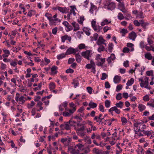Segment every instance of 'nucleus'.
Listing matches in <instances>:
<instances>
[{"instance_id":"obj_19","label":"nucleus","mask_w":154,"mask_h":154,"mask_svg":"<svg viewBox=\"0 0 154 154\" xmlns=\"http://www.w3.org/2000/svg\"><path fill=\"white\" fill-rule=\"evenodd\" d=\"M58 10L62 13H66L67 11V8H63L58 6L57 8Z\"/></svg>"},{"instance_id":"obj_57","label":"nucleus","mask_w":154,"mask_h":154,"mask_svg":"<svg viewBox=\"0 0 154 154\" xmlns=\"http://www.w3.org/2000/svg\"><path fill=\"white\" fill-rule=\"evenodd\" d=\"M69 122H66L65 124V129L68 130L70 129V127L69 125L68 124Z\"/></svg>"},{"instance_id":"obj_6","label":"nucleus","mask_w":154,"mask_h":154,"mask_svg":"<svg viewBox=\"0 0 154 154\" xmlns=\"http://www.w3.org/2000/svg\"><path fill=\"white\" fill-rule=\"evenodd\" d=\"M49 24L51 26H55L56 25V23L57 22H60L61 20L59 19H54L52 18V16H51V17L50 18V19L49 20Z\"/></svg>"},{"instance_id":"obj_41","label":"nucleus","mask_w":154,"mask_h":154,"mask_svg":"<svg viewBox=\"0 0 154 154\" xmlns=\"http://www.w3.org/2000/svg\"><path fill=\"white\" fill-rule=\"evenodd\" d=\"M134 82V80L133 78H131L130 80H128L126 84L127 86H131L133 84Z\"/></svg>"},{"instance_id":"obj_59","label":"nucleus","mask_w":154,"mask_h":154,"mask_svg":"<svg viewBox=\"0 0 154 154\" xmlns=\"http://www.w3.org/2000/svg\"><path fill=\"white\" fill-rule=\"evenodd\" d=\"M130 49L127 47H125L123 49V52L125 53H127L129 52Z\"/></svg>"},{"instance_id":"obj_63","label":"nucleus","mask_w":154,"mask_h":154,"mask_svg":"<svg viewBox=\"0 0 154 154\" xmlns=\"http://www.w3.org/2000/svg\"><path fill=\"white\" fill-rule=\"evenodd\" d=\"M133 23L134 25L137 26H139L140 25V22L137 20H134L133 22Z\"/></svg>"},{"instance_id":"obj_3","label":"nucleus","mask_w":154,"mask_h":154,"mask_svg":"<svg viewBox=\"0 0 154 154\" xmlns=\"http://www.w3.org/2000/svg\"><path fill=\"white\" fill-rule=\"evenodd\" d=\"M104 5L105 6H107V8L108 10L111 11L113 10L116 7V5L115 3L108 0L106 1V2L104 3Z\"/></svg>"},{"instance_id":"obj_10","label":"nucleus","mask_w":154,"mask_h":154,"mask_svg":"<svg viewBox=\"0 0 154 154\" xmlns=\"http://www.w3.org/2000/svg\"><path fill=\"white\" fill-rule=\"evenodd\" d=\"M105 41V40L103 39V37L100 36L99 37L98 39L97 40L96 44L98 45H102V44H104L106 46V44L104 43Z\"/></svg>"},{"instance_id":"obj_33","label":"nucleus","mask_w":154,"mask_h":154,"mask_svg":"<svg viewBox=\"0 0 154 154\" xmlns=\"http://www.w3.org/2000/svg\"><path fill=\"white\" fill-rule=\"evenodd\" d=\"M91 126V128L87 129V131L88 133L91 132L92 130L96 131L97 129V128L95 126H93L92 125Z\"/></svg>"},{"instance_id":"obj_53","label":"nucleus","mask_w":154,"mask_h":154,"mask_svg":"<svg viewBox=\"0 0 154 154\" xmlns=\"http://www.w3.org/2000/svg\"><path fill=\"white\" fill-rule=\"evenodd\" d=\"M77 134L78 135H79L81 137H83L85 134V133L84 132V131H79V132H77Z\"/></svg>"},{"instance_id":"obj_48","label":"nucleus","mask_w":154,"mask_h":154,"mask_svg":"<svg viewBox=\"0 0 154 154\" xmlns=\"http://www.w3.org/2000/svg\"><path fill=\"white\" fill-rule=\"evenodd\" d=\"M67 103L66 102L62 103L60 105L65 108L66 111H68V108L67 107Z\"/></svg>"},{"instance_id":"obj_27","label":"nucleus","mask_w":154,"mask_h":154,"mask_svg":"<svg viewBox=\"0 0 154 154\" xmlns=\"http://www.w3.org/2000/svg\"><path fill=\"white\" fill-rule=\"evenodd\" d=\"M57 69V67L56 66H53L51 69V74L55 75L57 73L56 70Z\"/></svg>"},{"instance_id":"obj_45","label":"nucleus","mask_w":154,"mask_h":154,"mask_svg":"<svg viewBox=\"0 0 154 154\" xmlns=\"http://www.w3.org/2000/svg\"><path fill=\"white\" fill-rule=\"evenodd\" d=\"M55 84L54 83L51 82L50 83L49 87L51 90H52L55 88Z\"/></svg>"},{"instance_id":"obj_55","label":"nucleus","mask_w":154,"mask_h":154,"mask_svg":"<svg viewBox=\"0 0 154 154\" xmlns=\"http://www.w3.org/2000/svg\"><path fill=\"white\" fill-rule=\"evenodd\" d=\"M147 40L148 44L149 45H152L153 43V40L149 37L147 38Z\"/></svg>"},{"instance_id":"obj_46","label":"nucleus","mask_w":154,"mask_h":154,"mask_svg":"<svg viewBox=\"0 0 154 154\" xmlns=\"http://www.w3.org/2000/svg\"><path fill=\"white\" fill-rule=\"evenodd\" d=\"M100 46L97 49V51L99 52L103 51L105 50V47L103 45H99Z\"/></svg>"},{"instance_id":"obj_42","label":"nucleus","mask_w":154,"mask_h":154,"mask_svg":"<svg viewBox=\"0 0 154 154\" xmlns=\"http://www.w3.org/2000/svg\"><path fill=\"white\" fill-rule=\"evenodd\" d=\"M97 8L93 4H91V7L89 10L90 12L93 14V13L94 11L96 10Z\"/></svg>"},{"instance_id":"obj_21","label":"nucleus","mask_w":154,"mask_h":154,"mask_svg":"<svg viewBox=\"0 0 154 154\" xmlns=\"http://www.w3.org/2000/svg\"><path fill=\"white\" fill-rule=\"evenodd\" d=\"M111 21L110 20H108L107 19H105L103 20V21L101 22V26H104L105 25H108L110 23Z\"/></svg>"},{"instance_id":"obj_23","label":"nucleus","mask_w":154,"mask_h":154,"mask_svg":"<svg viewBox=\"0 0 154 154\" xmlns=\"http://www.w3.org/2000/svg\"><path fill=\"white\" fill-rule=\"evenodd\" d=\"M145 57L148 60H150L152 59V56L150 52H147L145 54Z\"/></svg>"},{"instance_id":"obj_15","label":"nucleus","mask_w":154,"mask_h":154,"mask_svg":"<svg viewBox=\"0 0 154 154\" xmlns=\"http://www.w3.org/2000/svg\"><path fill=\"white\" fill-rule=\"evenodd\" d=\"M84 147V145L81 143H79L75 146V148H77L78 149L77 150H79V151L80 150L82 151Z\"/></svg>"},{"instance_id":"obj_1","label":"nucleus","mask_w":154,"mask_h":154,"mask_svg":"<svg viewBox=\"0 0 154 154\" xmlns=\"http://www.w3.org/2000/svg\"><path fill=\"white\" fill-rule=\"evenodd\" d=\"M101 54H98L96 56V63L98 66H102L105 61V58L101 57Z\"/></svg>"},{"instance_id":"obj_7","label":"nucleus","mask_w":154,"mask_h":154,"mask_svg":"<svg viewBox=\"0 0 154 154\" xmlns=\"http://www.w3.org/2000/svg\"><path fill=\"white\" fill-rule=\"evenodd\" d=\"M20 94L18 93H17L16 94V96L15 97V99L16 101L18 102L20 101L22 103V104L23 103L25 102L24 97L22 96L19 97Z\"/></svg>"},{"instance_id":"obj_24","label":"nucleus","mask_w":154,"mask_h":154,"mask_svg":"<svg viewBox=\"0 0 154 154\" xmlns=\"http://www.w3.org/2000/svg\"><path fill=\"white\" fill-rule=\"evenodd\" d=\"M83 30L84 32H85L87 35L89 36L90 35L91 29L89 28L88 27H84L83 28Z\"/></svg>"},{"instance_id":"obj_37","label":"nucleus","mask_w":154,"mask_h":154,"mask_svg":"<svg viewBox=\"0 0 154 154\" xmlns=\"http://www.w3.org/2000/svg\"><path fill=\"white\" fill-rule=\"evenodd\" d=\"M147 104L150 107H151L154 109V100H150L148 103H147Z\"/></svg>"},{"instance_id":"obj_61","label":"nucleus","mask_w":154,"mask_h":154,"mask_svg":"<svg viewBox=\"0 0 154 154\" xmlns=\"http://www.w3.org/2000/svg\"><path fill=\"white\" fill-rule=\"evenodd\" d=\"M146 74L148 76H153V71L152 70L146 72Z\"/></svg>"},{"instance_id":"obj_8","label":"nucleus","mask_w":154,"mask_h":154,"mask_svg":"<svg viewBox=\"0 0 154 154\" xmlns=\"http://www.w3.org/2000/svg\"><path fill=\"white\" fill-rule=\"evenodd\" d=\"M76 148H73L72 146H69L68 147V150L72 154H79L80 152L79 150H76Z\"/></svg>"},{"instance_id":"obj_25","label":"nucleus","mask_w":154,"mask_h":154,"mask_svg":"<svg viewBox=\"0 0 154 154\" xmlns=\"http://www.w3.org/2000/svg\"><path fill=\"white\" fill-rule=\"evenodd\" d=\"M92 151L95 154H102V151L96 148L93 149Z\"/></svg>"},{"instance_id":"obj_18","label":"nucleus","mask_w":154,"mask_h":154,"mask_svg":"<svg viewBox=\"0 0 154 154\" xmlns=\"http://www.w3.org/2000/svg\"><path fill=\"white\" fill-rule=\"evenodd\" d=\"M42 104L43 103L41 101H38L37 103L36 106L37 108H39V109H38L37 110V111H39L40 110H42L43 109V107L42 106Z\"/></svg>"},{"instance_id":"obj_39","label":"nucleus","mask_w":154,"mask_h":154,"mask_svg":"<svg viewBox=\"0 0 154 154\" xmlns=\"http://www.w3.org/2000/svg\"><path fill=\"white\" fill-rule=\"evenodd\" d=\"M42 101L43 102V103H45V104L46 106H48V105L49 100L48 99H46V97H44L42 98Z\"/></svg>"},{"instance_id":"obj_60","label":"nucleus","mask_w":154,"mask_h":154,"mask_svg":"<svg viewBox=\"0 0 154 154\" xmlns=\"http://www.w3.org/2000/svg\"><path fill=\"white\" fill-rule=\"evenodd\" d=\"M149 23L147 22H145L144 23H143L141 25V26L144 28V30L146 29V27L147 26Z\"/></svg>"},{"instance_id":"obj_52","label":"nucleus","mask_w":154,"mask_h":154,"mask_svg":"<svg viewBox=\"0 0 154 154\" xmlns=\"http://www.w3.org/2000/svg\"><path fill=\"white\" fill-rule=\"evenodd\" d=\"M35 104V103L33 101H32L30 103H29L27 105V107L29 108H32Z\"/></svg>"},{"instance_id":"obj_56","label":"nucleus","mask_w":154,"mask_h":154,"mask_svg":"<svg viewBox=\"0 0 154 154\" xmlns=\"http://www.w3.org/2000/svg\"><path fill=\"white\" fill-rule=\"evenodd\" d=\"M76 108L75 107H73L72 109H68V111H69V113H70V115L74 113L76 110Z\"/></svg>"},{"instance_id":"obj_47","label":"nucleus","mask_w":154,"mask_h":154,"mask_svg":"<svg viewBox=\"0 0 154 154\" xmlns=\"http://www.w3.org/2000/svg\"><path fill=\"white\" fill-rule=\"evenodd\" d=\"M139 81L141 82L140 83V86L142 88L144 87L145 85L144 81L143 80L142 78H139Z\"/></svg>"},{"instance_id":"obj_50","label":"nucleus","mask_w":154,"mask_h":154,"mask_svg":"<svg viewBox=\"0 0 154 154\" xmlns=\"http://www.w3.org/2000/svg\"><path fill=\"white\" fill-rule=\"evenodd\" d=\"M108 50L109 51L111 52L112 51V50L113 48L114 45L112 43H110L108 45Z\"/></svg>"},{"instance_id":"obj_62","label":"nucleus","mask_w":154,"mask_h":154,"mask_svg":"<svg viewBox=\"0 0 154 154\" xmlns=\"http://www.w3.org/2000/svg\"><path fill=\"white\" fill-rule=\"evenodd\" d=\"M69 123L70 125L72 126H74L76 124V122L74 121H72L71 120H70L69 121Z\"/></svg>"},{"instance_id":"obj_34","label":"nucleus","mask_w":154,"mask_h":154,"mask_svg":"<svg viewBox=\"0 0 154 154\" xmlns=\"http://www.w3.org/2000/svg\"><path fill=\"white\" fill-rule=\"evenodd\" d=\"M138 108L139 110L141 112L143 111L145 109L146 107L144 105L141 104H139Z\"/></svg>"},{"instance_id":"obj_28","label":"nucleus","mask_w":154,"mask_h":154,"mask_svg":"<svg viewBox=\"0 0 154 154\" xmlns=\"http://www.w3.org/2000/svg\"><path fill=\"white\" fill-rule=\"evenodd\" d=\"M75 57L76 61L78 63H80L81 61V57L79 54H75Z\"/></svg>"},{"instance_id":"obj_43","label":"nucleus","mask_w":154,"mask_h":154,"mask_svg":"<svg viewBox=\"0 0 154 154\" xmlns=\"http://www.w3.org/2000/svg\"><path fill=\"white\" fill-rule=\"evenodd\" d=\"M143 134L145 135H147V136H150L152 134V132H153L152 131H144L143 132Z\"/></svg>"},{"instance_id":"obj_44","label":"nucleus","mask_w":154,"mask_h":154,"mask_svg":"<svg viewBox=\"0 0 154 154\" xmlns=\"http://www.w3.org/2000/svg\"><path fill=\"white\" fill-rule=\"evenodd\" d=\"M35 13V11L34 10H31L29 11L27 15L29 17H31L32 15H34Z\"/></svg>"},{"instance_id":"obj_17","label":"nucleus","mask_w":154,"mask_h":154,"mask_svg":"<svg viewBox=\"0 0 154 154\" xmlns=\"http://www.w3.org/2000/svg\"><path fill=\"white\" fill-rule=\"evenodd\" d=\"M121 80V76L117 75L115 76L113 79V82L116 84L119 83Z\"/></svg>"},{"instance_id":"obj_32","label":"nucleus","mask_w":154,"mask_h":154,"mask_svg":"<svg viewBox=\"0 0 154 154\" xmlns=\"http://www.w3.org/2000/svg\"><path fill=\"white\" fill-rule=\"evenodd\" d=\"M92 26L95 31H97V25H96V21L94 20H92L91 22Z\"/></svg>"},{"instance_id":"obj_29","label":"nucleus","mask_w":154,"mask_h":154,"mask_svg":"<svg viewBox=\"0 0 154 154\" xmlns=\"http://www.w3.org/2000/svg\"><path fill=\"white\" fill-rule=\"evenodd\" d=\"M72 25L74 26V31H76L79 29V24L75 22L72 23Z\"/></svg>"},{"instance_id":"obj_40","label":"nucleus","mask_w":154,"mask_h":154,"mask_svg":"<svg viewBox=\"0 0 154 154\" xmlns=\"http://www.w3.org/2000/svg\"><path fill=\"white\" fill-rule=\"evenodd\" d=\"M66 55L65 54V53L64 54L63 53L60 54L58 55L57 56V58L58 60H60L61 59H62L65 57Z\"/></svg>"},{"instance_id":"obj_36","label":"nucleus","mask_w":154,"mask_h":154,"mask_svg":"<svg viewBox=\"0 0 154 154\" xmlns=\"http://www.w3.org/2000/svg\"><path fill=\"white\" fill-rule=\"evenodd\" d=\"M70 7L71 8V9L70 11V13L71 14H73L74 16H75L76 14V13L75 12V9H76L75 7V6H71Z\"/></svg>"},{"instance_id":"obj_12","label":"nucleus","mask_w":154,"mask_h":154,"mask_svg":"<svg viewBox=\"0 0 154 154\" xmlns=\"http://www.w3.org/2000/svg\"><path fill=\"white\" fill-rule=\"evenodd\" d=\"M61 39L62 42L64 43L65 42L66 40H67L70 42L71 40V38L70 36L67 35H65L61 37Z\"/></svg>"},{"instance_id":"obj_16","label":"nucleus","mask_w":154,"mask_h":154,"mask_svg":"<svg viewBox=\"0 0 154 154\" xmlns=\"http://www.w3.org/2000/svg\"><path fill=\"white\" fill-rule=\"evenodd\" d=\"M72 54H74V48L72 47L69 48L65 53V54L66 55H69Z\"/></svg>"},{"instance_id":"obj_30","label":"nucleus","mask_w":154,"mask_h":154,"mask_svg":"<svg viewBox=\"0 0 154 154\" xmlns=\"http://www.w3.org/2000/svg\"><path fill=\"white\" fill-rule=\"evenodd\" d=\"M97 106V105L96 103L92 101H91L89 103V106L91 108H96Z\"/></svg>"},{"instance_id":"obj_4","label":"nucleus","mask_w":154,"mask_h":154,"mask_svg":"<svg viewBox=\"0 0 154 154\" xmlns=\"http://www.w3.org/2000/svg\"><path fill=\"white\" fill-rule=\"evenodd\" d=\"M92 52L91 50H87L85 51L82 52V55L88 60H90V57H91V52Z\"/></svg>"},{"instance_id":"obj_26","label":"nucleus","mask_w":154,"mask_h":154,"mask_svg":"<svg viewBox=\"0 0 154 154\" xmlns=\"http://www.w3.org/2000/svg\"><path fill=\"white\" fill-rule=\"evenodd\" d=\"M115 105V107L120 109H122L123 108V106L124 105V103L123 102L120 101L119 103H116Z\"/></svg>"},{"instance_id":"obj_49","label":"nucleus","mask_w":154,"mask_h":154,"mask_svg":"<svg viewBox=\"0 0 154 154\" xmlns=\"http://www.w3.org/2000/svg\"><path fill=\"white\" fill-rule=\"evenodd\" d=\"M105 105L106 108H109L110 106V101L109 100H106L105 102Z\"/></svg>"},{"instance_id":"obj_58","label":"nucleus","mask_w":154,"mask_h":154,"mask_svg":"<svg viewBox=\"0 0 154 154\" xmlns=\"http://www.w3.org/2000/svg\"><path fill=\"white\" fill-rule=\"evenodd\" d=\"M122 98V94L121 93H118L116 96V98L117 100H120Z\"/></svg>"},{"instance_id":"obj_9","label":"nucleus","mask_w":154,"mask_h":154,"mask_svg":"<svg viewBox=\"0 0 154 154\" xmlns=\"http://www.w3.org/2000/svg\"><path fill=\"white\" fill-rule=\"evenodd\" d=\"M118 6L120 10L123 13H125L127 12V10L125 8L124 2L119 3Z\"/></svg>"},{"instance_id":"obj_38","label":"nucleus","mask_w":154,"mask_h":154,"mask_svg":"<svg viewBox=\"0 0 154 154\" xmlns=\"http://www.w3.org/2000/svg\"><path fill=\"white\" fill-rule=\"evenodd\" d=\"M136 17L138 18H143L144 17L143 13L141 11L138 12V14H137Z\"/></svg>"},{"instance_id":"obj_11","label":"nucleus","mask_w":154,"mask_h":154,"mask_svg":"<svg viewBox=\"0 0 154 154\" xmlns=\"http://www.w3.org/2000/svg\"><path fill=\"white\" fill-rule=\"evenodd\" d=\"M113 111H115L116 113L118 114H120L121 112L118 109V108L115 106L111 108L109 110V112L112 114Z\"/></svg>"},{"instance_id":"obj_14","label":"nucleus","mask_w":154,"mask_h":154,"mask_svg":"<svg viewBox=\"0 0 154 154\" xmlns=\"http://www.w3.org/2000/svg\"><path fill=\"white\" fill-rule=\"evenodd\" d=\"M136 36L137 35L136 33L134 32H132L129 34V38L130 39L134 41Z\"/></svg>"},{"instance_id":"obj_35","label":"nucleus","mask_w":154,"mask_h":154,"mask_svg":"<svg viewBox=\"0 0 154 154\" xmlns=\"http://www.w3.org/2000/svg\"><path fill=\"white\" fill-rule=\"evenodd\" d=\"M84 140L86 143L87 144H90L92 143L91 140L88 136H86V137L85 138Z\"/></svg>"},{"instance_id":"obj_31","label":"nucleus","mask_w":154,"mask_h":154,"mask_svg":"<svg viewBox=\"0 0 154 154\" xmlns=\"http://www.w3.org/2000/svg\"><path fill=\"white\" fill-rule=\"evenodd\" d=\"M92 26L95 31H97V25H96V21L94 20H92L91 22Z\"/></svg>"},{"instance_id":"obj_51","label":"nucleus","mask_w":154,"mask_h":154,"mask_svg":"<svg viewBox=\"0 0 154 154\" xmlns=\"http://www.w3.org/2000/svg\"><path fill=\"white\" fill-rule=\"evenodd\" d=\"M63 24L66 27H67L68 29V31H70L72 29H71L69 28V24L67 22L65 21L63 22Z\"/></svg>"},{"instance_id":"obj_64","label":"nucleus","mask_w":154,"mask_h":154,"mask_svg":"<svg viewBox=\"0 0 154 154\" xmlns=\"http://www.w3.org/2000/svg\"><path fill=\"white\" fill-rule=\"evenodd\" d=\"M63 115L65 117H68L71 116L70 113L66 111L64 112L63 113Z\"/></svg>"},{"instance_id":"obj_13","label":"nucleus","mask_w":154,"mask_h":154,"mask_svg":"<svg viewBox=\"0 0 154 154\" xmlns=\"http://www.w3.org/2000/svg\"><path fill=\"white\" fill-rule=\"evenodd\" d=\"M102 114H99L98 116H97L95 117L94 120L95 121L97 122L100 123V122L101 121V120H103L104 117L102 118Z\"/></svg>"},{"instance_id":"obj_22","label":"nucleus","mask_w":154,"mask_h":154,"mask_svg":"<svg viewBox=\"0 0 154 154\" xmlns=\"http://www.w3.org/2000/svg\"><path fill=\"white\" fill-rule=\"evenodd\" d=\"M112 139L114 140H119L120 138V136L119 135L117 136V133L116 132H115L112 134Z\"/></svg>"},{"instance_id":"obj_5","label":"nucleus","mask_w":154,"mask_h":154,"mask_svg":"<svg viewBox=\"0 0 154 154\" xmlns=\"http://www.w3.org/2000/svg\"><path fill=\"white\" fill-rule=\"evenodd\" d=\"M75 129L76 131V132L77 133V132L84 131L85 128L82 124L78 123L77 124L76 127L75 128Z\"/></svg>"},{"instance_id":"obj_2","label":"nucleus","mask_w":154,"mask_h":154,"mask_svg":"<svg viewBox=\"0 0 154 154\" xmlns=\"http://www.w3.org/2000/svg\"><path fill=\"white\" fill-rule=\"evenodd\" d=\"M134 125L135 127L139 128L138 131L143 132L146 128V126L143 122H137L135 123Z\"/></svg>"},{"instance_id":"obj_20","label":"nucleus","mask_w":154,"mask_h":154,"mask_svg":"<svg viewBox=\"0 0 154 154\" xmlns=\"http://www.w3.org/2000/svg\"><path fill=\"white\" fill-rule=\"evenodd\" d=\"M3 51L4 52V54L2 55V57L3 58L8 57L10 54L9 51L8 50L3 49Z\"/></svg>"},{"instance_id":"obj_54","label":"nucleus","mask_w":154,"mask_h":154,"mask_svg":"<svg viewBox=\"0 0 154 154\" xmlns=\"http://www.w3.org/2000/svg\"><path fill=\"white\" fill-rule=\"evenodd\" d=\"M118 19L120 20H121L124 19V17L123 14L121 13H119L117 16Z\"/></svg>"}]
</instances>
